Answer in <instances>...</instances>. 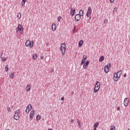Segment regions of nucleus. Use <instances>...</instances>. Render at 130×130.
Wrapping results in <instances>:
<instances>
[{
	"instance_id": "25",
	"label": "nucleus",
	"mask_w": 130,
	"mask_h": 130,
	"mask_svg": "<svg viewBox=\"0 0 130 130\" xmlns=\"http://www.w3.org/2000/svg\"><path fill=\"white\" fill-rule=\"evenodd\" d=\"M5 69V71L6 72H8V71L9 68H8V64L6 65Z\"/></svg>"
},
{
	"instance_id": "18",
	"label": "nucleus",
	"mask_w": 130,
	"mask_h": 130,
	"mask_svg": "<svg viewBox=\"0 0 130 130\" xmlns=\"http://www.w3.org/2000/svg\"><path fill=\"white\" fill-rule=\"evenodd\" d=\"M30 89V86L29 85H27L26 87V91L28 92Z\"/></svg>"
},
{
	"instance_id": "46",
	"label": "nucleus",
	"mask_w": 130,
	"mask_h": 130,
	"mask_svg": "<svg viewBox=\"0 0 130 130\" xmlns=\"http://www.w3.org/2000/svg\"><path fill=\"white\" fill-rule=\"evenodd\" d=\"M27 0H22V2H26Z\"/></svg>"
},
{
	"instance_id": "17",
	"label": "nucleus",
	"mask_w": 130,
	"mask_h": 130,
	"mask_svg": "<svg viewBox=\"0 0 130 130\" xmlns=\"http://www.w3.org/2000/svg\"><path fill=\"white\" fill-rule=\"evenodd\" d=\"M32 109V106L31 105H29L27 108H26V110H28V111H30Z\"/></svg>"
},
{
	"instance_id": "32",
	"label": "nucleus",
	"mask_w": 130,
	"mask_h": 130,
	"mask_svg": "<svg viewBox=\"0 0 130 130\" xmlns=\"http://www.w3.org/2000/svg\"><path fill=\"white\" fill-rule=\"evenodd\" d=\"M117 11V8H115L114 10H113V12L114 13H116Z\"/></svg>"
},
{
	"instance_id": "37",
	"label": "nucleus",
	"mask_w": 130,
	"mask_h": 130,
	"mask_svg": "<svg viewBox=\"0 0 130 130\" xmlns=\"http://www.w3.org/2000/svg\"><path fill=\"white\" fill-rule=\"evenodd\" d=\"M114 0H110V2L111 3H113L114 2Z\"/></svg>"
},
{
	"instance_id": "12",
	"label": "nucleus",
	"mask_w": 130,
	"mask_h": 130,
	"mask_svg": "<svg viewBox=\"0 0 130 130\" xmlns=\"http://www.w3.org/2000/svg\"><path fill=\"white\" fill-rule=\"evenodd\" d=\"M34 114H35V111L34 110L31 111V112L30 113V118H29V119L30 120H31L32 119Z\"/></svg>"
},
{
	"instance_id": "50",
	"label": "nucleus",
	"mask_w": 130,
	"mask_h": 130,
	"mask_svg": "<svg viewBox=\"0 0 130 130\" xmlns=\"http://www.w3.org/2000/svg\"><path fill=\"white\" fill-rule=\"evenodd\" d=\"M91 17H90V19H91Z\"/></svg>"
},
{
	"instance_id": "52",
	"label": "nucleus",
	"mask_w": 130,
	"mask_h": 130,
	"mask_svg": "<svg viewBox=\"0 0 130 130\" xmlns=\"http://www.w3.org/2000/svg\"><path fill=\"white\" fill-rule=\"evenodd\" d=\"M7 130H10L9 129H8Z\"/></svg>"
},
{
	"instance_id": "51",
	"label": "nucleus",
	"mask_w": 130,
	"mask_h": 130,
	"mask_svg": "<svg viewBox=\"0 0 130 130\" xmlns=\"http://www.w3.org/2000/svg\"><path fill=\"white\" fill-rule=\"evenodd\" d=\"M54 71V70H52V72H53Z\"/></svg>"
},
{
	"instance_id": "14",
	"label": "nucleus",
	"mask_w": 130,
	"mask_h": 130,
	"mask_svg": "<svg viewBox=\"0 0 130 130\" xmlns=\"http://www.w3.org/2000/svg\"><path fill=\"white\" fill-rule=\"evenodd\" d=\"M62 48V49H64V50H66V43H62L60 45V48Z\"/></svg>"
},
{
	"instance_id": "26",
	"label": "nucleus",
	"mask_w": 130,
	"mask_h": 130,
	"mask_svg": "<svg viewBox=\"0 0 130 130\" xmlns=\"http://www.w3.org/2000/svg\"><path fill=\"white\" fill-rule=\"evenodd\" d=\"M36 119H37V120H40V119H41V115H39V114H38V115L37 116V117H36Z\"/></svg>"
},
{
	"instance_id": "22",
	"label": "nucleus",
	"mask_w": 130,
	"mask_h": 130,
	"mask_svg": "<svg viewBox=\"0 0 130 130\" xmlns=\"http://www.w3.org/2000/svg\"><path fill=\"white\" fill-rule=\"evenodd\" d=\"M60 50L61 51L62 54L63 55H64V54H65V52H66L65 49H62V48H60Z\"/></svg>"
},
{
	"instance_id": "6",
	"label": "nucleus",
	"mask_w": 130,
	"mask_h": 130,
	"mask_svg": "<svg viewBox=\"0 0 130 130\" xmlns=\"http://www.w3.org/2000/svg\"><path fill=\"white\" fill-rule=\"evenodd\" d=\"M111 67V64L110 63H108L107 65H106L104 67V71L106 73H108L109 71V68Z\"/></svg>"
},
{
	"instance_id": "3",
	"label": "nucleus",
	"mask_w": 130,
	"mask_h": 130,
	"mask_svg": "<svg viewBox=\"0 0 130 130\" xmlns=\"http://www.w3.org/2000/svg\"><path fill=\"white\" fill-rule=\"evenodd\" d=\"M25 45L27 47H29L30 48H32L33 47L34 42L30 41L29 40H28L25 43Z\"/></svg>"
},
{
	"instance_id": "11",
	"label": "nucleus",
	"mask_w": 130,
	"mask_h": 130,
	"mask_svg": "<svg viewBox=\"0 0 130 130\" xmlns=\"http://www.w3.org/2000/svg\"><path fill=\"white\" fill-rule=\"evenodd\" d=\"M128 99V98H126L124 100V105L125 107H127L128 106V104L129 101L127 100Z\"/></svg>"
},
{
	"instance_id": "29",
	"label": "nucleus",
	"mask_w": 130,
	"mask_h": 130,
	"mask_svg": "<svg viewBox=\"0 0 130 130\" xmlns=\"http://www.w3.org/2000/svg\"><path fill=\"white\" fill-rule=\"evenodd\" d=\"M110 130H115V126L114 125H112L110 127Z\"/></svg>"
},
{
	"instance_id": "48",
	"label": "nucleus",
	"mask_w": 130,
	"mask_h": 130,
	"mask_svg": "<svg viewBox=\"0 0 130 130\" xmlns=\"http://www.w3.org/2000/svg\"><path fill=\"white\" fill-rule=\"evenodd\" d=\"M73 93H74V92L73 91V92H72V94L73 95Z\"/></svg>"
},
{
	"instance_id": "45",
	"label": "nucleus",
	"mask_w": 130,
	"mask_h": 130,
	"mask_svg": "<svg viewBox=\"0 0 130 130\" xmlns=\"http://www.w3.org/2000/svg\"><path fill=\"white\" fill-rule=\"evenodd\" d=\"M96 128H97V127H94V128H93V130H96Z\"/></svg>"
},
{
	"instance_id": "21",
	"label": "nucleus",
	"mask_w": 130,
	"mask_h": 130,
	"mask_svg": "<svg viewBox=\"0 0 130 130\" xmlns=\"http://www.w3.org/2000/svg\"><path fill=\"white\" fill-rule=\"evenodd\" d=\"M99 122H96L94 125H93V127H98V126H99Z\"/></svg>"
},
{
	"instance_id": "4",
	"label": "nucleus",
	"mask_w": 130,
	"mask_h": 130,
	"mask_svg": "<svg viewBox=\"0 0 130 130\" xmlns=\"http://www.w3.org/2000/svg\"><path fill=\"white\" fill-rule=\"evenodd\" d=\"M19 112V110H17L15 113V115L14 116V119H15L16 120H18L20 118V116L18 115Z\"/></svg>"
},
{
	"instance_id": "28",
	"label": "nucleus",
	"mask_w": 130,
	"mask_h": 130,
	"mask_svg": "<svg viewBox=\"0 0 130 130\" xmlns=\"http://www.w3.org/2000/svg\"><path fill=\"white\" fill-rule=\"evenodd\" d=\"M14 76V72H12V73L10 75V78H13Z\"/></svg>"
},
{
	"instance_id": "13",
	"label": "nucleus",
	"mask_w": 130,
	"mask_h": 130,
	"mask_svg": "<svg viewBox=\"0 0 130 130\" xmlns=\"http://www.w3.org/2000/svg\"><path fill=\"white\" fill-rule=\"evenodd\" d=\"M89 61L88 60H87V61L85 62V63L84 64L83 68L85 69L87 68V67L88 66L89 64Z\"/></svg>"
},
{
	"instance_id": "19",
	"label": "nucleus",
	"mask_w": 130,
	"mask_h": 130,
	"mask_svg": "<svg viewBox=\"0 0 130 130\" xmlns=\"http://www.w3.org/2000/svg\"><path fill=\"white\" fill-rule=\"evenodd\" d=\"M77 123H78V127L80 128L81 127L80 121L78 119H77Z\"/></svg>"
},
{
	"instance_id": "23",
	"label": "nucleus",
	"mask_w": 130,
	"mask_h": 130,
	"mask_svg": "<svg viewBox=\"0 0 130 130\" xmlns=\"http://www.w3.org/2000/svg\"><path fill=\"white\" fill-rule=\"evenodd\" d=\"M2 55H3V53L1 54V58L3 62H4V61H6V58L5 57L2 58Z\"/></svg>"
},
{
	"instance_id": "20",
	"label": "nucleus",
	"mask_w": 130,
	"mask_h": 130,
	"mask_svg": "<svg viewBox=\"0 0 130 130\" xmlns=\"http://www.w3.org/2000/svg\"><path fill=\"white\" fill-rule=\"evenodd\" d=\"M103 60H104V57L103 56H101V57L99 59V61L102 62Z\"/></svg>"
},
{
	"instance_id": "36",
	"label": "nucleus",
	"mask_w": 130,
	"mask_h": 130,
	"mask_svg": "<svg viewBox=\"0 0 130 130\" xmlns=\"http://www.w3.org/2000/svg\"><path fill=\"white\" fill-rule=\"evenodd\" d=\"M25 112H26V113L27 114H28V113H29V111L28 110V111H27V109H26Z\"/></svg>"
},
{
	"instance_id": "43",
	"label": "nucleus",
	"mask_w": 130,
	"mask_h": 130,
	"mask_svg": "<svg viewBox=\"0 0 130 130\" xmlns=\"http://www.w3.org/2000/svg\"><path fill=\"white\" fill-rule=\"evenodd\" d=\"M71 122L72 123H73L74 122V120H73V119H72L71 121Z\"/></svg>"
},
{
	"instance_id": "40",
	"label": "nucleus",
	"mask_w": 130,
	"mask_h": 130,
	"mask_svg": "<svg viewBox=\"0 0 130 130\" xmlns=\"http://www.w3.org/2000/svg\"><path fill=\"white\" fill-rule=\"evenodd\" d=\"M106 22L108 23V20L106 19L105 20V23H106Z\"/></svg>"
},
{
	"instance_id": "10",
	"label": "nucleus",
	"mask_w": 130,
	"mask_h": 130,
	"mask_svg": "<svg viewBox=\"0 0 130 130\" xmlns=\"http://www.w3.org/2000/svg\"><path fill=\"white\" fill-rule=\"evenodd\" d=\"M87 59L86 56L85 55H83V59L81 62V65H83L85 63V60Z\"/></svg>"
},
{
	"instance_id": "35",
	"label": "nucleus",
	"mask_w": 130,
	"mask_h": 130,
	"mask_svg": "<svg viewBox=\"0 0 130 130\" xmlns=\"http://www.w3.org/2000/svg\"><path fill=\"white\" fill-rule=\"evenodd\" d=\"M73 31L74 33H75V31H76V27H75V26H74V29H73Z\"/></svg>"
},
{
	"instance_id": "49",
	"label": "nucleus",
	"mask_w": 130,
	"mask_h": 130,
	"mask_svg": "<svg viewBox=\"0 0 130 130\" xmlns=\"http://www.w3.org/2000/svg\"><path fill=\"white\" fill-rule=\"evenodd\" d=\"M127 130H130V129H129V128H128Z\"/></svg>"
},
{
	"instance_id": "24",
	"label": "nucleus",
	"mask_w": 130,
	"mask_h": 130,
	"mask_svg": "<svg viewBox=\"0 0 130 130\" xmlns=\"http://www.w3.org/2000/svg\"><path fill=\"white\" fill-rule=\"evenodd\" d=\"M79 14H80V15H82L83 14V16L84 15V11L81 9L79 11Z\"/></svg>"
},
{
	"instance_id": "31",
	"label": "nucleus",
	"mask_w": 130,
	"mask_h": 130,
	"mask_svg": "<svg viewBox=\"0 0 130 130\" xmlns=\"http://www.w3.org/2000/svg\"><path fill=\"white\" fill-rule=\"evenodd\" d=\"M61 17L59 16V17H58V18H57V21H58V22H60V20H61Z\"/></svg>"
},
{
	"instance_id": "5",
	"label": "nucleus",
	"mask_w": 130,
	"mask_h": 130,
	"mask_svg": "<svg viewBox=\"0 0 130 130\" xmlns=\"http://www.w3.org/2000/svg\"><path fill=\"white\" fill-rule=\"evenodd\" d=\"M81 17H83V14H78L75 16V19L76 21L78 22L81 20Z\"/></svg>"
},
{
	"instance_id": "38",
	"label": "nucleus",
	"mask_w": 130,
	"mask_h": 130,
	"mask_svg": "<svg viewBox=\"0 0 130 130\" xmlns=\"http://www.w3.org/2000/svg\"><path fill=\"white\" fill-rule=\"evenodd\" d=\"M117 110H118V111H120V107H118L117 108Z\"/></svg>"
},
{
	"instance_id": "39",
	"label": "nucleus",
	"mask_w": 130,
	"mask_h": 130,
	"mask_svg": "<svg viewBox=\"0 0 130 130\" xmlns=\"http://www.w3.org/2000/svg\"><path fill=\"white\" fill-rule=\"evenodd\" d=\"M126 76H127L126 74H124V75H123V77L124 78H125L126 77Z\"/></svg>"
},
{
	"instance_id": "16",
	"label": "nucleus",
	"mask_w": 130,
	"mask_h": 130,
	"mask_svg": "<svg viewBox=\"0 0 130 130\" xmlns=\"http://www.w3.org/2000/svg\"><path fill=\"white\" fill-rule=\"evenodd\" d=\"M56 24L54 23L52 25V29L53 31L56 30Z\"/></svg>"
},
{
	"instance_id": "15",
	"label": "nucleus",
	"mask_w": 130,
	"mask_h": 130,
	"mask_svg": "<svg viewBox=\"0 0 130 130\" xmlns=\"http://www.w3.org/2000/svg\"><path fill=\"white\" fill-rule=\"evenodd\" d=\"M83 42H84L83 40L80 41V42H79V45H78L79 47H81L82 46Z\"/></svg>"
},
{
	"instance_id": "30",
	"label": "nucleus",
	"mask_w": 130,
	"mask_h": 130,
	"mask_svg": "<svg viewBox=\"0 0 130 130\" xmlns=\"http://www.w3.org/2000/svg\"><path fill=\"white\" fill-rule=\"evenodd\" d=\"M21 14L19 13L18 15H17L18 19H20L21 18Z\"/></svg>"
},
{
	"instance_id": "42",
	"label": "nucleus",
	"mask_w": 130,
	"mask_h": 130,
	"mask_svg": "<svg viewBox=\"0 0 130 130\" xmlns=\"http://www.w3.org/2000/svg\"><path fill=\"white\" fill-rule=\"evenodd\" d=\"M41 59L42 60H43V59H44V56H42L41 57Z\"/></svg>"
},
{
	"instance_id": "44",
	"label": "nucleus",
	"mask_w": 130,
	"mask_h": 130,
	"mask_svg": "<svg viewBox=\"0 0 130 130\" xmlns=\"http://www.w3.org/2000/svg\"><path fill=\"white\" fill-rule=\"evenodd\" d=\"M64 98H63V97H62V98H61V101H63V100H64Z\"/></svg>"
},
{
	"instance_id": "1",
	"label": "nucleus",
	"mask_w": 130,
	"mask_h": 130,
	"mask_svg": "<svg viewBox=\"0 0 130 130\" xmlns=\"http://www.w3.org/2000/svg\"><path fill=\"white\" fill-rule=\"evenodd\" d=\"M122 72L120 70L118 73H115L114 74V80L117 81L118 79L120 77Z\"/></svg>"
},
{
	"instance_id": "33",
	"label": "nucleus",
	"mask_w": 130,
	"mask_h": 130,
	"mask_svg": "<svg viewBox=\"0 0 130 130\" xmlns=\"http://www.w3.org/2000/svg\"><path fill=\"white\" fill-rule=\"evenodd\" d=\"M26 2H22V6H25V4Z\"/></svg>"
},
{
	"instance_id": "8",
	"label": "nucleus",
	"mask_w": 130,
	"mask_h": 130,
	"mask_svg": "<svg viewBox=\"0 0 130 130\" xmlns=\"http://www.w3.org/2000/svg\"><path fill=\"white\" fill-rule=\"evenodd\" d=\"M92 12V10H91V8L90 7H89L88 8V10H87V13L86 14V16L88 18L90 17V15H91V13Z\"/></svg>"
},
{
	"instance_id": "41",
	"label": "nucleus",
	"mask_w": 130,
	"mask_h": 130,
	"mask_svg": "<svg viewBox=\"0 0 130 130\" xmlns=\"http://www.w3.org/2000/svg\"><path fill=\"white\" fill-rule=\"evenodd\" d=\"M18 31H19V30H18V28H16V32H18Z\"/></svg>"
},
{
	"instance_id": "2",
	"label": "nucleus",
	"mask_w": 130,
	"mask_h": 130,
	"mask_svg": "<svg viewBox=\"0 0 130 130\" xmlns=\"http://www.w3.org/2000/svg\"><path fill=\"white\" fill-rule=\"evenodd\" d=\"M100 83L99 82L97 81L96 82L93 92L94 93L97 92L100 90Z\"/></svg>"
},
{
	"instance_id": "7",
	"label": "nucleus",
	"mask_w": 130,
	"mask_h": 130,
	"mask_svg": "<svg viewBox=\"0 0 130 130\" xmlns=\"http://www.w3.org/2000/svg\"><path fill=\"white\" fill-rule=\"evenodd\" d=\"M17 28L18 30H19L20 31V34L21 35H22L23 34V30H24L22 26L20 24H19Z\"/></svg>"
},
{
	"instance_id": "47",
	"label": "nucleus",
	"mask_w": 130,
	"mask_h": 130,
	"mask_svg": "<svg viewBox=\"0 0 130 130\" xmlns=\"http://www.w3.org/2000/svg\"><path fill=\"white\" fill-rule=\"evenodd\" d=\"M48 130H52L51 128H49Z\"/></svg>"
},
{
	"instance_id": "9",
	"label": "nucleus",
	"mask_w": 130,
	"mask_h": 130,
	"mask_svg": "<svg viewBox=\"0 0 130 130\" xmlns=\"http://www.w3.org/2000/svg\"><path fill=\"white\" fill-rule=\"evenodd\" d=\"M75 12H76V10L75 9H73V8L72 7L71 8V11H70V13H71V15L72 17H73L75 13Z\"/></svg>"
},
{
	"instance_id": "27",
	"label": "nucleus",
	"mask_w": 130,
	"mask_h": 130,
	"mask_svg": "<svg viewBox=\"0 0 130 130\" xmlns=\"http://www.w3.org/2000/svg\"><path fill=\"white\" fill-rule=\"evenodd\" d=\"M37 57H38V55L37 54H34L32 56V58L35 60L37 59Z\"/></svg>"
},
{
	"instance_id": "34",
	"label": "nucleus",
	"mask_w": 130,
	"mask_h": 130,
	"mask_svg": "<svg viewBox=\"0 0 130 130\" xmlns=\"http://www.w3.org/2000/svg\"><path fill=\"white\" fill-rule=\"evenodd\" d=\"M7 110H8V112H10V111H11V109H10V107H8V108H7Z\"/></svg>"
}]
</instances>
